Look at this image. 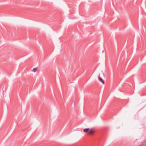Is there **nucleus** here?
<instances>
[{
  "instance_id": "f03ea898",
  "label": "nucleus",
  "mask_w": 146,
  "mask_h": 146,
  "mask_svg": "<svg viewBox=\"0 0 146 146\" xmlns=\"http://www.w3.org/2000/svg\"><path fill=\"white\" fill-rule=\"evenodd\" d=\"M98 79L99 80L100 82H101L103 84H104V80H103L101 77L99 76L98 77Z\"/></svg>"
},
{
  "instance_id": "7ed1b4c3",
  "label": "nucleus",
  "mask_w": 146,
  "mask_h": 146,
  "mask_svg": "<svg viewBox=\"0 0 146 146\" xmlns=\"http://www.w3.org/2000/svg\"><path fill=\"white\" fill-rule=\"evenodd\" d=\"M89 130V128H86L83 129V131L85 133L87 132Z\"/></svg>"
},
{
  "instance_id": "20e7f679",
  "label": "nucleus",
  "mask_w": 146,
  "mask_h": 146,
  "mask_svg": "<svg viewBox=\"0 0 146 146\" xmlns=\"http://www.w3.org/2000/svg\"><path fill=\"white\" fill-rule=\"evenodd\" d=\"M37 70V68H34L33 69V71L34 72H35Z\"/></svg>"
},
{
  "instance_id": "f257e3e1",
  "label": "nucleus",
  "mask_w": 146,
  "mask_h": 146,
  "mask_svg": "<svg viewBox=\"0 0 146 146\" xmlns=\"http://www.w3.org/2000/svg\"><path fill=\"white\" fill-rule=\"evenodd\" d=\"M94 132V131L92 129H91L89 131L88 134H93Z\"/></svg>"
}]
</instances>
